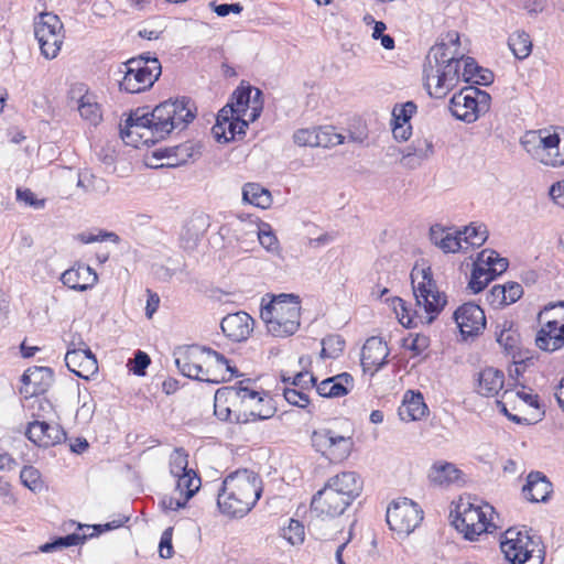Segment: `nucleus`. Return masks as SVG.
<instances>
[{"mask_svg":"<svg viewBox=\"0 0 564 564\" xmlns=\"http://www.w3.org/2000/svg\"><path fill=\"white\" fill-rule=\"evenodd\" d=\"M196 110L187 97L165 100L151 111L149 107L137 108L120 129L121 138L135 148L154 144L173 130L185 129L195 119Z\"/></svg>","mask_w":564,"mask_h":564,"instance_id":"1","label":"nucleus"},{"mask_svg":"<svg viewBox=\"0 0 564 564\" xmlns=\"http://www.w3.org/2000/svg\"><path fill=\"white\" fill-rule=\"evenodd\" d=\"M478 64L460 51L459 34L448 32L441 42L433 45L424 61L423 79L429 94L434 98L445 97L459 83H470Z\"/></svg>","mask_w":564,"mask_h":564,"instance_id":"2","label":"nucleus"},{"mask_svg":"<svg viewBox=\"0 0 564 564\" xmlns=\"http://www.w3.org/2000/svg\"><path fill=\"white\" fill-rule=\"evenodd\" d=\"M261 477L249 469H237L223 481L217 506L229 518H243L256 506L262 495Z\"/></svg>","mask_w":564,"mask_h":564,"instance_id":"3","label":"nucleus"},{"mask_svg":"<svg viewBox=\"0 0 564 564\" xmlns=\"http://www.w3.org/2000/svg\"><path fill=\"white\" fill-rule=\"evenodd\" d=\"M364 481L355 471H343L330 477L312 498L311 512L317 517L336 518L358 498Z\"/></svg>","mask_w":564,"mask_h":564,"instance_id":"4","label":"nucleus"},{"mask_svg":"<svg viewBox=\"0 0 564 564\" xmlns=\"http://www.w3.org/2000/svg\"><path fill=\"white\" fill-rule=\"evenodd\" d=\"M300 297L295 294H279L261 307L260 317L267 329L275 337L293 335L300 327Z\"/></svg>","mask_w":564,"mask_h":564,"instance_id":"5","label":"nucleus"},{"mask_svg":"<svg viewBox=\"0 0 564 564\" xmlns=\"http://www.w3.org/2000/svg\"><path fill=\"white\" fill-rule=\"evenodd\" d=\"M122 79L119 82L121 91L138 94L149 89L159 79L162 73L160 61L150 53L130 58L124 63Z\"/></svg>","mask_w":564,"mask_h":564,"instance_id":"6","label":"nucleus"},{"mask_svg":"<svg viewBox=\"0 0 564 564\" xmlns=\"http://www.w3.org/2000/svg\"><path fill=\"white\" fill-rule=\"evenodd\" d=\"M251 380H242L237 386L223 387L217 395L218 400L226 398H238L249 415L254 420H269L273 417L276 412L274 399L265 391L259 392L251 389L248 383Z\"/></svg>","mask_w":564,"mask_h":564,"instance_id":"7","label":"nucleus"},{"mask_svg":"<svg viewBox=\"0 0 564 564\" xmlns=\"http://www.w3.org/2000/svg\"><path fill=\"white\" fill-rule=\"evenodd\" d=\"M492 513L494 507L489 503L479 506L460 498L455 508L453 524L466 540L474 541L488 531Z\"/></svg>","mask_w":564,"mask_h":564,"instance_id":"8","label":"nucleus"},{"mask_svg":"<svg viewBox=\"0 0 564 564\" xmlns=\"http://www.w3.org/2000/svg\"><path fill=\"white\" fill-rule=\"evenodd\" d=\"M411 280L416 306L423 308L427 314L426 323L431 324L446 305L447 296L438 291L430 268L414 269Z\"/></svg>","mask_w":564,"mask_h":564,"instance_id":"9","label":"nucleus"},{"mask_svg":"<svg viewBox=\"0 0 564 564\" xmlns=\"http://www.w3.org/2000/svg\"><path fill=\"white\" fill-rule=\"evenodd\" d=\"M491 97L487 91L468 86L453 95L448 109L456 119L473 123L489 111Z\"/></svg>","mask_w":564,"mask_h":564,"instance_id":"10","label":"nucleus"},{"mask_svg":"<svg viewBox=\"0 0 564 564\" xmlns=\"http://www.w3.org/2000/svg\"><path fill=\"white\" fill-rule=\"evenodd\" d=\"M501 552L510 564H542L543 557L536 542L528 532L513 528L503 533L500 542Z\"/></svg>","mask_w":564,"mask_h":564,"instance_id":"11","label":"nucleus"},{"mask_svg":"<svg viewBox=\"0 0 564 564\" xmlns=\"http://www.w3.org/2000/svg\"><path fill=\"white\" fill-rule=\"evenodd\" d=\"M312 445L330 462L346 459L354 447L351 433H338L332 429H321L312 433Z\"/></svg>","mask_w":564,"mask_h":564,"instance_id":"12","label":"nucleus"},{"mask_svg":"<svg viewBox=\"0 0 564 564\" xmlns=\"http://www.w3.org/2000/svg\"><path fill=\"white\" fill-rule=\"evenodd\" d=\"M390 530L398 534H410L423 520V510L409 498L392 501L386 514Z\"/></svg>","mask_w":564,"mask_h":564,"instance_id":"13","label":"nucleus"},{"mask_svg":"<svg viewBox=\"0 0 564 564\" xmlns=\"http://www.w3.org/2000/svg\"><path fill=\"white\" fill-rule=\"evenodd\" d=\"M63 23L56 14L44 12L39 15L34 24V34L39 41L41 53L46 58L57 56L64 35Z\"/></svg>","mask_w":564,"mask_h":564,"instance_id":"14","label":"nucleus"},{"mask_svg":"<svg viewBox=\"0 0 564 564\" xmlns=\"http://www.w3.org/2000/svg\"><path fill=\"white\" fill-rule=\"evenodd\" d=\"M453 318L464 337L477 336L486 327V316L482 308L471 302L459 306L454 312Z\"/></svg>","mask_w":564,"mask_h":564,"instance_id":"15","label":"nucleus"},{"mask_svg":"<svg viewBox=\"0 0 564 564\" xmlns=\"http://www.w3.org/2000/svg\"><path fill=\"white\" fill-rule=\"evenodd\" d=\"M294 143L300 147L329 148L344 142V137L335 131L334 127H321L317 129H300L293 134Z\"/></svg>","mask_w":564,"mask_h":564,"instance_id":"16","label":"nucleus"},{"mask_svg":"<svg viewBox=\"0 0 564 564\" xmlns=\"http://www.w3.org/2000/svg\"><path fill=\"white\" fill-rule=\"evenodd\" d=\"M65 364L72 372L83 379H88L98 370L97 359L91 350L87 347H69L65 355Z\"/></svg>","mask_w":564,"mask_h":564,"instance_id":"17","label":"nucleus"},{"mask_svg":"<svg viewBox=\"0 0 564 564\" xmlns=\"http://www.w3.org/2000/svg\"><path fill=\"white\" fill-rule=\"evenodd\" d=\"M53 370L48 367H30L22 375L20 393L23 397L30 394H43L53 382Z\"/></svg>","mask_w":564,"mask_h":564,"instance_id":"18","label":"nucleus"},{"mask_svg":"<svg viewBox=\"0 0 564 564\" xmlns=\"http://www.w3.org/2000/svg\"><path fill=\"white\" fill-rule=\"evenodd\" d=\"M389 348L381 338H368L361 349V366L364 371L375 375L387 364Z\"/></svg>","mask_w":564,"mask_h":564,"instance_id":"19","label":"nucleus"},{"mask_svg":"<svg viewBox=\"0 0 564 564\" xmlns=\"http://www.w3.org/2000/svg\"><path fill=\"white\" fill-rule=\"evenodd\" d=\"M254 321L246 312L228 314L220 323V327L226 337L234 341L246 340L253 329Z\"/></svg>","mask_w":564,"mask_h":564,"instance_id":"20","label":"nucleus"},{"mask_svg":"<svg viewBox=\"0 0 564 564\" xmlns=\"http://www.w3.org/2000/svg\"><path fill=\"white\" fill-rule=\"evenodd\" d=\"M204 355L202 346L182 348L175 352V365L180 372L191 379L200 380L204 367L198 362Z\"/></svg>","mask_w":564,"mask_h":564,"instance_id":"21","label":"nucleus"},{"mask_svg":"<svg viewBox=\"0 0 564 564\" xmlns=\"http://www.w3.org/2000/svg\"><path fill=\"white\" fill-rule=\"evenodd\" d=\"M200 155L199 147L195 143L187 141L185 143L158 149L153 152V156L156 159H166L165 163L167 166H180L184 165L189 161L196 160Z\"/></svg>","mask_w":564,"mask_h":564,"instance_id":"22","label":"nucleus"},{"mask_svg":"<svg viewBox=\"0 0 564 564\" xmlns=\"http://www.w3.org/2000/svg\"><path fill=\"white\" fill-rule=\"evenodd\" d=\"M25 436L40 447H51L66 440L63 425H26Z\"/></svg>","mask_w":564,"mask_h":564,"instance_id":"23","label":"nucleus"},{"mask_svg":"<svg viewBox=\"0 0 564 564\" xmlns=\"http://www.w3.org/2000/svg\"><path fill=\"white\" fill-rule=\"evenodd\" d=\"M552 491V482L541 471H531L522 488L523 497L530 502H545Z\"/></svg>","mask_w":564,"mask_h":564,"instance_id":"24","label":"nucleus"},{"mask_svg":"<svg viewBox=\"0 0 564 564\" xmlns=\"http://www.w3.org/2000/svg\"><path fill=\"white\" fill-rule=\"evenodd\" d=\"M61 281L72 290L86 291L97 283L98 276L89 265L78 264L63 272Z\"/></svg>","mask_w":564,"mask_h":564,"instance_id":"25","label":"nucleus"},{"mask_svg":"<svg viewBox=\"0 0 564 564\" xmlns=\"http://www.w3.org/2000/svg\"><path fill=\"white\" fill-rule=\"evenodd\" d=\"M32 395L24 397L22 404L28 419L26 423H48L53 414V404L41 397L42 394Z\"/></svg>","mask_w":564,"mask_h":564,"instance_id":"26","label":"nucleus"},{"mask_svg":"<svg viewBox=\"0 0 564 564\" xmlns=\"http://www.w3.org/2000/svg\"><path fill=\"white\" fill-rule=\"evenodd\" d=\"M476 391L482 397H495L503 388L505 373L494 367H486L477 373Z\"/></svg>","mask_w":564,"mask_h":564,"instance_id":"27","label":"nucleus"},{"mask_svg":"<svg viewBox=\"0 0 564 564\" xmlns=\"http://www.w3.org/2000/svg\"><path fill=\"white\" fill-rule=\"evenodd\" d=\"M434 154L433 141L429 138H416L402 151L401 162L410 167H417L422 161L430 159Z\"/></svg>","mask_w":564,"mask_h":564,"instance_id":"28","label":"nucleus"},{"mask_svg":"<svg viewBox=\"0 0 564 564\" xmlns=\"http://www.w3.org/2000/svg\"><path fill=\"white\" fill-rule=\"evenodd\" d=\"M208 219L205 216L191 218L181 232V246L184 250H194L208 228Z\"/></svg>","mask_w":564,"mask_h":564,"instance_id":"29","label":"nucleus"},{"mask_svg":"<svg viewBox=\"0 0 564 564\" xmlns=\"http://www.w3.org/2000/svg\"><path fill=\"white\" fill-rule=\"evenodd\" d=\"M552 142H558V133L547 129L528 131L521 139L524 150L535 160V151L539 152L551 147Z\"/></svg>","mask_w":564,"mask_h":564,"instance_id":"30","label":"nucleus"},{"mask_svg":"<svg viewBox=\"0 0 564 564\" xmlns=\"http://www.w3.org/2000/svg\"><path fill=\"white\" fill-rule=\"evenodd\" d=\"M429 412L422 393L408 391L402 404L398 409V414L402 421H420Z\"/></svg>","mask_w":564,"mask_h":564,"instance_id":"31","label":"nucleus"},{"mask_svg":"<svg viewBox=\"0 0 564 564\" xmlns=\"http://www.w3.org/2000/svg\"><path fill=\"white\" fill-rule=\"evenodd\" d=\"M462 476V470H459L452 463H435L430 471L429 479L432 484L437 486H448L455 484L459 480Z\"/></svg>","mask_w":564,"mask_h":564,"instance_id":"32","label":"nucleus"},{"mask_svg":"<svg viewBox=\"0 0 564 564\" xmlns=\"http://www.w3.org/2000/svg\"><path fill=\"white\" fill-rule=\"evenodd\" d=\"M536 346L545 351H555L564 346V339L557 335V322L549 321L536 334Z\"/></svg>","mask_w":564,"mask_h":564,"instance_id":"33","label":"nucleus"},{"mask_svg":"<svg viewBox=\"0 0 564 564\" xmlns=\"http://www.w3.org/2000/svg\"><path fill=\"white\" fill-rule=\"evenodd\" d=\"M242 198L246 203L263 209L272 204L271 193L257 183H247L243 186Z\"/></svg>","mask_w":564,"mask_h":564,"instance_id":"34","label":"nucleus"},{"mask_svg":"<svg viewBox=\"0 0 564 564\" xmlns=\"http://www.w3.org/2000/svg\"><path fill=\"white\" fill-rule=\"evenodd\" d=\"M175 491L185 500H189L200 487V478L194 469L176 478Z\"/></svg>","mask_w":564,"mask_h":564,"instance_id":"35","label":"nucleus"},{"mask_svg":"<svg viewBox=\"0 0 564 564\" xmlns=\"http://www.w3.org/2000/svg\"><path fill=\"white\" fill-rule=\"evenodd\" d=\"M508 45L513 55L519 59L528 57L532 51V42L530 36L523 31H518L511 34L508 41Z\"/></svg>","mask_w":564,"mask_h":564,"instance_id":"36","label":"nucleus"},{"mask_svg":"<svg viewBox=\"0 0 564 564\" xmlns=\"http://www.w3.org/2000/svg\"><path fill=\"white\" fill-rule=\"evenodd\" d=\"M497 341L503 346L509 354H514L519 348L520 335L512 322L505 321L502 329L497 336Z\"/></svg>","mask_w":564,"mask_h":564,"instance_id":"37","label":"nucleus"},{"mask_svg":"<svg viewBox=\"0 0 564 564\" xmlns=\"http://www.w3.org/2000/svg\"><path fill=\"white\" fill-rule=\"evenodd\" d=\"M462 237V241L466 242L471 247H480L488 238V230L484 224L471 223L466 226L463 231H458Z\"/></svg>","mask_w":564,"mask_h":564,"instance_id":"38","label":"nucleus"},{"mask_svg":"<svg viewBox=\"0 0 564 564\" xmlns=\"http://www.w3.org/2000/svg\"><path fill=\"white\" fill-rule=\"evenodd\" d=\"M345 339L340 335L332 334L322 339L321 358H338L345 348Z\"/></svg>","mask_w":564,"mask_h":564,"instance_id":"39","label":"nucleus"},{"mask_svg":"<svg viewBox=\"0 0 564 564\" xmlns=\"http://www.w3.org/2000/svg\"><path fill=\"white\" fill-rule=\"evenodd\" d=\"M252 91L253 88L251 86L238 87L234 91L231 96V101L229 104L235 109L236 116L243 117L247 115V111L250 108Z\"/></svg>","mask_w":564,"mask_h":564,"instance_id":"40","label":"nucleus"},{"mask_svg":"<svg viewBox=\"0 0 564 564\" xmlns=\"http://www.w3.org/2000/svg\"><path fill=\"white\" fill-rule=\"evenodd\" d=\"M235 118L236 111L229 102L218 111L216 123L212 128L213 135L218 142L226 137V124Z\"/></svg>","mask_w":564,"mask_h":564,"instance_id":"41","label":"nucleus"},{"mask_svg":"<svg viewBox=\"0 0 564 564\" xmlns=\"http://www.w3.org/2000/svg\"><path fill=\"white\" fill-rule=\"evenodd\" d=\"M191 469L192 468H188L187 453L182 447L175 448L170 456L171 475L177 478Z\"/></svg>","mask_w":564,"mask_h":564,"instance_id":"42","label":"nucleus"},{"mask_svg":"<svg viewBox=\"0 0 564 564\" xmlns=\"http://www.w3.org/2000/svg\"><path fill=\"white\" fill-rule=\"evenodd\" d=\"M316 386V392L324 398H338L348 394L349 388L343 387L341 383L336 382L333 377L323 380Z\"/></svg>","mask_w":564,"mask_h":564,"instance_id":"43","label":"nucleus"},{"mask_svg":"<svg viewBox=\"0 0 564 564\" xmlns=\"http://www.w3.org/2000/svg\"><path fill=\"white\" fill-rule=\"evenodd\" d=\"M78 111L82 118L97 124L101 120L100 108L97 102L91 100L90 96H83L79 100Z\"/></svg>","mask_w":564,"mask_h":564,"instance_id":"44","label":"nucleus"},{"mask_svg":"<svg viewBox=\"0 0 564 564\" xmlns=\"http://www.w3.org/2000/svg\"><path fill=\"white\" fill-rule=\"evenodd\" d=\"M492 280H494V276L489 271L474 265L468 286L474 293H479Z\"/></svg>","mask_w":564,"mask_h":564,"instance_id":"45","label":"nucleus"},{"mask_svg":"<svg viewBox=\"0 0 564 564\" xmlns=\"http://www.w3.org/2000/svg\"><path fill=\"white\" fill-rule=\"evenodd\" d=\"M21 482L32 491L42 488L41 473L33 466H24L20 473Z\"/></svg>","mask_w":564,"mask_h":564,"instance_id":"46","label":"nucleus"},{"mask_svg":"<svg viewBox=\"0 0 564 564\" xmlns=\"http://www.w3.org/2000/svg\"><path fill=\"white\" fill-rule=\"evenodd\" d=\"M282 531V536L292 545L301 544L304 541V525L299 520L290 519L289 525Z\"/></svg>","mask_w":564,"mask_h":564,"instance_id":"47","label":"nucleus"},{"mask_svg":"<svg viewBox=\"0 0 564 564\" xmlns=\"http://www.w3.org/2000/svg\"><path fill=\"white\" fill-rule=\"evenodd\" d=\"M391 305L402 325L405 327H414L416 325L413 316L411 315V310L406 306V302L404 300L395 296L392 299Z\"/></svg>","mask_w":564,"mask_h":564,"instance_id":"48","label":"nucleus"},{"mask_svg":"<svg viewBox=\"0 0 564 564\" xmlns=\"http://www.w3.org/2000/svg\"><path fill=\"white\" fill-rule=\"evenodd\" d=\"M249 121L250 120H246L242 117L236 116L234 120L226 124V137L221 138L220 142L228 143L237 135H245L246 129L249 126Z\"/></svg>","mask_w":564,"mask_h":564,"instance_id":"49","label":"nucleus"},{"mask_svg":"<svg viewBox=\"0 0 564 564\" xmlns=\"http://www.w3.org/2000/svg\"><path fill=\"white\" fill-rule=\"evenodd\" d=\"M76 239L82 243H93V242H102V241H112L115 243H119L120 237L112 231L99 230L97 235L89 232H80L76 236Z\"/></svg>","mask_w":564,"mask_h":564,"instance_id":"50","label":"nucleus"},{"mask_svg":"<svg viewBox=\"0 0 564 564\" xmlns=\"http://www.w3.org/2000/svg\"><path fill=\"white\" fill-rule=\"evenodd\" d=\"M416 105L413 101H406L403 105H395L392 110V121L400 123H410V119L416 112Z\"/></svg>","mask_w":564,"mask_h":564,"instance_id":"51","label":"nucleus"},{"mask_svg":"<svg viewBox=\"0 0 564 564\" xmlns=\"http://www.w3.org/2000/svg\"><path fill=\"white\" fill-rule=\"evenodd\" d=\"M252 238L257 237L259 242L269 251L276 249L278 239L270 230H262L258 226H253L252 230L248 231Z\"/></svg>","mask_w":564,"mask_h":564,"instance_id":"52","label":"nucleus"},{"mask_svg":"<svg viewBox=\"0 0 564 564\" xmlns=\"http://www.w3.org/2000/svg\"><path fill=\"white\" fill-rule=\"evenodd\" d=\"M430 345L427 336L416 334L415 336L410 335L409 338L403 340V347L411 350L414 356L421 355Z\"/></svg>","mask_w":564,"mask_h":564,"instance_id":"53","label":"nucleus"},{"mask_svg":"<svg viewBox=\"0 0 564 564\" xmlns=\"http://www.w3.org/2000/svg\"><path fill=\"white\" fill-rule=\"evenodd\" d=\"M202 350L207 356L206 365L212 362L213 368L221 372H224L225 367H229V360L223 354L205 346H202Z\"/></svg>","mask_w":564,"mask_h":564,"instance_id":"54","label":"nucleus"},{"mask_svg":"<svg viewBox=\"0 0 564 564\" xmlns=\"http://www.w3.org/2000/svg\"><path fill=\"white\" fill-rule=\"evenodd\" d=\"M151 359L149 355L142 350H137L134 354V358L129 361L128 365H131L130 370L137 376H144L145 369L150 365Z\"/></svg>","mask_w":564,"mask_h":564,"instance_id":"55","label":"nucleus"},{"mask_svg":"<svg viewBox=\"0 0 564 564\" xmlns=\"http://www.w3.org/2000/svg\"><path fill=\"white\" fill-rule=\"evenodd\" d=\"M172 527L166 528L161 535L159 553L162 558H171L173 556L174 551L172 545Z\"/></svg>","mask_w":564,"mask_h":564,"instance_id":"56","label":"nucleus"},{"mask_svg":"<svg viewBox=\"0 0 564 564\" xmlns=\"http://www.w3.org/2000/svg\"><path fill=\"white\" fill-rule=\"evenodd\" d=\"M283 397L286 402L300 408H305L310 402L306 393L291 388H285L283 390Z\"/></svg>","mask_w":564,"mask_h":564,"instance_id":"57","label":"nucleus"},{"mask_svg":"<svg viewBox=\"0 0 564 564\" xmlns=\"http://www.w3.org/2000/svg\"><path fill=\"white\" fill-rule=\"evenodd\" d=\"M440 249H442L444 252H456L459 249H462V236L456 232L451 234L447 232L444 237V239L440 240Z\"/></svg>","mask_w":564,"mask_h":564,"instance_id":"58","label":"nucleus"},{"mask_svg":"<svg viewBox=\"0 0 564 564\" xmlns=\"http://www.w3.org/2000/svg\"><path fill=\"white\" fill-rule=\"evenodd\" d=\"M220 392V389H218L215 393V415L220 421H227L230 419L231 410L229 406L225 405L228 401H235L238 400V398H224L221 400L217 399L218 393Z\"/></svg>","mask_w":564,"mask_h":564,"instance_id":"59","label":"nucleus"},{"mask_svg":"<svg viewBox=\"0 0 564 564\" xmlns=\"http://www.w3.org/2000/svg\"><path fill=\"white\" fill-rule=\"evenodd\" d=\"M506 294L507 305L516 303L523 294L522 285L518 282L502 284Z\"/></svg>","mask_w":564,"mask_h":564,"instance_id":"60","label":"nucleus"},{"mask_svg":"<svg viewBox=\"0 0 564 564\" xmlns=\"http://www.w3.org/2000/svg\"><path fill=\"white\" fill-rule=\"evenodd\" d=\"M188 500L184 497L164 496L160 501V506L164 511H176L186 506Z\"/></svg>","mask_w":564,"mask_h":564,"instance_id":"61","label":"nucleus"},{"mask_svg":"<svg viewBox=\"0 0 564 564\" xmlns=\"http://www.w3.org/2000/svg\"><path fill=\"white\" fill-rule=\"evenodd\" d=\"M499 253L491 249H485L481 252L478 253L477 260L475 261L474 265L479 267L480 269H490L495 263V256H498Z\"/></svg>","mask_w":564,"mask_h":564,"instance_id":"62","label":"nucleus"},{"mask_svg":"<svg viewBox=\"0 0 564 564\" xmlns=\"http://www.w3.org/2000/svg\"><path fill=\"white\" fill-rule=\"evenodd\" d=\"M210 7L218 17H226L229 13L239 14L243 10L240 3L216 4V2H210Z\"/></svg>","mask_w":564,"mask_h":564,"instance_id":"63","label":"nucleus"},{"mask_svg":"<svg viewBox=\"0 0 564 564\" xmlns=\"http://www.w3.org/2000/svg\"><path fill=\"white\" fill-rule=\"evenodd\" d=\"M489 303L495 307L507 306L506 294L501 284L494 285L488 294Z\"/></svg>","mask_w":564,"mask_h":564,"instance_id":"64","label":"nucleus"}]
</instances>
